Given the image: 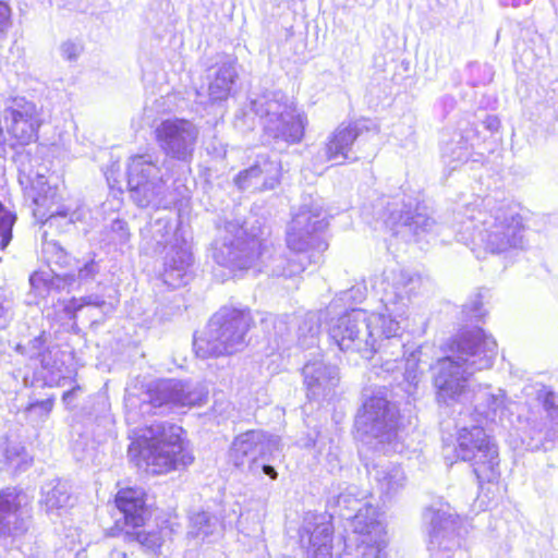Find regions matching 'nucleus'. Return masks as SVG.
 Here are the masks:
<instances>
[{"instance_id": "obj_9", "label": "nucleus", "mask_w": 558, "mask_h": 558, "mask_svg": "<svg viewBox=\"0 0 558 558\" xmlns=\"http://www.w3.org/2000/svg\"><path fill=\"white\" fill-rule=\"evenodd\" d=\"M424 520L428 522V551L432 558H450L451 554L460 547L462 519L450 507L439 509L429 508L424 512Z\"/></svg>"}, {"instance_id": "obj_22", "label": "nucleus", "mask_w": 558, "mask_h": 558, "mask_svg": "<svg viewBox=\"0 0 558 558\" xmlns=\"http://www.w3.org/2000/svg\"><path fill=\"white\" fill-rule=\"evenodd\" d=\"M277 174V163L264 160L262 163L240 172L235 178V184L242 190L250 187L269 190L278 183Z\"/></svg>"}, {"instance_id": "obj_26", "label": "nucleus", "mask_w": 558, "mask_h": 558, "mask_svg": "<svg viewBox=\"0 0 558 558\" xmlns=\"http://www.w3.org/2000/svg\"><path fill=\"white\" fill-rule=\"evenodd\" d=\"M369 473L376 481L379 492L386 496L396 494L405 483L403 471L395 464L376 465Z\"/></svg>"}, {"instance_id": "obj_46", "label": "nucleus", "mask_w": 558, "mask_h": 558, "mask_svg": "<svg viewBox=\"0 0 558 558\" xmlns=\"http://www.w3.org/2000/svg\"><path fill=\"white\" fill-rule=\"evenodd\" d=\"M110 558H126V555L121 551H113L111 553Z\"/></svg>"}, {"instance_id": "obj_48", "label": "nucleus", "mask_w": 558, "mask_h": 558, "mask_svg": "<svg viewBox=\"0 0 558 558\" xmlns=\"http://www.w3.org/2000/svg\"><path fill=\"white\" fill-rule=\"evenodd\" d=\"M37 184L43 186L45 185L44 177H38Z\"/></svg>"}, {"instance_id": "obj_25", "label": "nucleus", "mask_w": 558, "mask_h": 558, "mask_svg": "<svg viewBox=\"0 0 558 558\" xmlns=\"http://www.w3.org/2000/svg\"><path fill=\"white\" fill-rule=\"evenodd\" d=\"M43 504L48 513L62 515L73 505V498L65 483L58 481L54 485H47L43 492Z\"/></svg>"}, {"instance_id": "obj_2", "label": "nucleus", "mask_w": 558, "mask_h": 558, "mask_svg": "<svg viewBox=\"0 0 558 558\" xmlns=\"http://www.w3.org/2000/svg\"><path fill=\"white\" fill-rule=\"evenodd\" d=\"M407 291L396 292L393 298L386 294V313H367L363 310H352L340 317L331 328L330 337L342 351L360 353L371 359L378 350L381 337H396L400 330L398 317L407 312Z\"/></svg>"}, {"instance_id": "obj_10", "label": "nucleus", "mask_w": 558, "mask_h": 558, "mask_svg": "<svg viewBox=\"0 0 558 558\" xmlns=\"http://www.w3.org/2000/svg\"><path fill=\"white\" fill-rule=\"evenodd\" d=\"M128 185L137 206L145 208L160 205L162 178L150 155L131 157L128 166Z\"/></svg>"}, {"instance_id": "obj_7", "label": "nucleus", "mask_w": 558, "mask_h": 558, "mask_svg": "<svg viewBox=\"0 0 558 558\" xmlns=\"http://www.w3.org/2000/svg\"><path fill=\"white\" fill-rule=\"evenodd\" d=\"M264 131L275 140L299 143L304 136L306 118L288 99L265 98L254 101Z\"/></svg>"}, {"instance_id": "obj_31", "label": "nucleus", "mask_w": 558, "mask_h": 558, "mask_svg": "<svg viewBox=\"0 0 558 558\" xmlns=\"http://www.w3.org/2000/svg\"><path fill=\"white\" fill-rule=\"evenodd\" d=\"M85 307H87L88 311H95L107 307V303L99 296L88 295L80 299H71L63 305V310L70 318H75L77 313Z\"/></svg>"}, {"instance_id": "obj_13", "label": "nucleus", "mask_w": 558, "mask_h": 558, "mask_svg": "<svg viewBox=\"0 0 558 558\" xmlns=\"http://www.w3.org/2000/svg\"><path fill=\"white\" fill-rule=\"evenodd\" d=\"M352 536L361 558H379L387 545L385 525L377 519V511L372 506L360 509L351 520Z\"/></svg>"}, {"instance_id": "obj_5", "label": "nucleus", "mask_w": 558, "mask_h": 558, "mask_svg": "<svg viewBox=\"0 0 558 558\" xmlns=\"http://www.w3.org/2000/svg\"><path fill=\"white\" fill-rule=\"evenodd\" d=\"M320 211L302 210L294 216L287 234L288 247L292 254L288 259V269L282 275L295 276L304 271L306 265L318 263L327 250V243L316 233L326 228Z\"/></svg>"}, {"instance_id": "obj_30", "label": "nucleus", "mask_w": 558, "mask_h": 558, "mask_svg": "<svg viewBox=\"0 0 558 558\" xmlns=\"http://www.w3.org/2000/svg\"><path fill=\"white\" fill-rule=\"evenodd\" d=\"M191 264V256L182 253L179 265H167L163 271V282L171 288H178L185 283L186 269Z\"/></svg>"}, {"instance_id": "obj_6", "label": "nucleus", "mask_w": 558, "mask_h": 558, "mask_svg": "<svg viewBox=\"0 0 558 558\" xmlns=\"http://www.w3.org/2000/svg\"><path fill=\"white\" fill-rule=\"evenodd\" d=\"M524 226L522 217L512 209H498L484 215L474 226L472 243L474 250L498 254L523 246Z\"/></svg>"}, {"instance_id": "obj_17", "label": "nucleus", "mask_w": 558, "mask_h": 558, "mask_svg": "<svg viewBox=\"0 0 558 558\" xmlns=\"http://www.w3.org/2000/svg\"><path fill=\"white\" fill-rule=\"evenodd\" d=\"M278 438H268L262 430H248L239 435L232 442L229 458L236 468L247 464L253 474L257 471V458L266 454V447H277Z\"/></svg>"}, {"instance_id": "obj_1", "label": "nucleus", "mask_w": 558, "mask_h": 558, "mask_svg": "<svg viewBox=\"0 0 558 558\" xmlns=\"http://www.w3.org/2000/svg\"><path fill=\"white\" fill-rule=\"evenodd\" d=\"M496 355L497 342L484 330L460 335L452 341L451 354L438 360L434 366L437 399L447 404L469 400V377L489 368Z\"/></svg>"}, {"instance_id": "obj_19", "label": "nucleus", "mask_w": 558, "mask_h": 558, "mask_svg": "<svg viewBox=\"0 0 558 558\" xmlns=\"http://www.w3.org/2000/svg\"><path fill=\"white\" fill-rule=\"evenodd\" d=\"M332 524L326 514L307 513L301 530V542L313 549L315 558L331 556Z\"/></svg>"}, {"instance_id": "obj_28", "label": "nucleus", "mask_w": 558, "mask_h": 558, "mask_svg": "<svg viewBox=\"0 0 558 558\" xmlns=\"http://www.w3.org/2000/svg\"><path fill=\"white\" fill-rule=\"evenodd\" d=\"M187 535L197 542L210 541L220 535L219 520L208 512H196L190 518Z\"/></svg>"}, {"instance_id": "obj_33", "label": "nucleus", "mask_w": 558, "mask_h": 558, "mask_svg": "<svg viewBox=\"0 0 558 558\" xmlns=\"http://www.w3.org/2000/svg\"><path fill=\"white\" fill-rule=\"evenodd\" d=\"M15 215L0 203V248L4 250L12 240Z\"/></svg>"}, {"instance_id": "obj_37", "label": "nucleus", "mask_w": 558, "mask_h": 558, "mask_svg": "<svg viewBox=\"0 0 558 558\" xmlns=\"http://www.w3.org/2000/svg\"><path fill=\"white\" fill-rule=\"evenodd\" d=\"M53 408V400L46 399L29 403L26 407V412L32 413L38 411L41 416H47Z\"/></svg>"}, {"instance_id": "obj_34", "label": "nucleus", "mask_w": 558, "mask_h": 558, "mask_svg": "<svg viewBox=\"0 0 558 558\" xmlns=\"http://www.w3.org/2000/svg\"><path fill=\"white\" fill-rule=\"evenodd\" d=\"M13 317V299L12 296L0 289V329H4Z\"/></svg>"}, {"instance_id": "obj_44", "label": "nucleus", "mask_w": 558, "mask_h": 558, "mask_svg": "<svg viewBox=\"0 0 558 558\" xmlns=\"http://www.w3.org/2000/svg\"><path fill=\"white\" fill-rule=\"evenodd\" d=\"M400 363H401V362H398V361L396 360V361H393V364H396V365H391L390 361H386V362H385V364L383 365V367H384L387 372H392V371H395L396 368H398V367H399V364H400Z\"/></svg>"}, {"instance_id": "obj_35", "label": "nucleus", "mask_w": 558, "mask_h": 558, "mask_svg": "<svg viewBox=\"0 0 558 558\" xmlns=\"http://www.w3.org/2000/svg\"><path fill=\"white\" fill-rule=\"evenodd\" d=\"M420 352H413L405 361V372L404 376L407 380L410 383H416L420 378V357L417 356Z\"/></svg>"}, {"instance_id": "obj_42", "label": "nucleus", "mask_w": 558, "mask_h": 558, "mask_svg": "<svg viewBox=\"0 0 558 558\" xmlns=\"http://www.w3.org/2000/svg\"><path fill=\"white\" fill-rule=\"evenodd\" d=\"M434 223V220L422 215H417L413 218V225L421 227L423 231H429Z\"/></svg>"}, {"instance_id": "obj_43", "label": "nucleus", "mask_w": 558, "mask_h": 558, "mask_svg": "<svg viewBox=\"0 0 558 558\" xmlns=\"http://www.w3.org/2000/svg\"><path fill=\"white\" fill-rule=\"evenodd\" d=\"M262 470H263V473L268 475L271 480H276L278 476L277 471L271 465L263 464Z\"/></svg>"}, {"instance_id": "obj_12", "label": "nucleus", "mask_w": 558, "mask_h": 558, "mask_svg": "<svg viewBox=\"0 0 558 558\" xmlns=\"http://www.w3.org/2000/svg\"><path fill=\"white\" fill-rule=\"evenodd\" d=\"M221 232L223 234L214 244L215 260L232 269L250 268L256 259L258 242L254 239L243 241L242 228L232 222H228Z\"/></svg>"}, {"instance_id": "obj_41", "label": "nucleus", "mask_w": 558, "mask_h": 558, "mask_svg": "<svg viewBox=\"0 0 558 558\" xmlns=\"http://www.w3.org/2000/svg\"><path fill=\"white\" fill-rule=\"evenodd\" d=\"M54 191H52L50 187L45 191V194L41 193H32L31 196L33 197L34 203L37 206L46 207L48 206L49 198H52L54 196Z\"/></svg>"}, {"instance_id": "obj_29", "label": "nucleus", "mask_w": 558, "mask_h": 558, "mask_svg": "<svg viewBox=\"0 0 558 558\" xmlns=\"http://www.w3.org/2000/svg\"><path fill=\"white\" fill-rule=\"evenodd\" d=\"M0 451L3 456V464L8 468L22 470L32 463V457L19 440L5 439L0 444Z\"/></svg>"}, {"instance_id": "obj_45", "label": "nucleus", "mask_w": 558, "mask_h": 558, "mask_svg": "<svg viewBox=\"0 0 558 558\" xmlns=\"http://www.w3.org/2000/svg\"><path fill=\"white\" fill-rule=\"evenodd\" d=\"M41 279H43V277H41V276H39V275L35 274V275H33V276L31 277L29 281H31V284H32L33 287H35V286H36V282H37V281H40Z\"/></svg>"}, {"instance_id": "obj_21", "label": "nucleus", "mask_w": 558, "mask_h": 558, "mask_svg": "<svg viewBox=\"0 0 558 558\" xmlns=\"http://www.w3.org/2000/svg\"><path fill=\"white\" fill-rule=\"evenodd\" d=\"M144 492L141 488H123L116 496V505L124 514L126 525L137 527L145 522Z\"/></svg>"}, {"instance_id": "obj_15", "label": "nucleus", "mask_w": 558, "mask_h": 558, "mask_svg": "<svg viewBox=\"0 0 558 558\" xmlns=\"http://www.w3.org/2000/svg\"><path fill=\"white\" fill-rule=\"evenodd\" d=\"M205 393L203 390L194 391L191 387L180 380H162L157 383L147 392V400L142 404V412L149 413L150 407H191L201 404Z\"/></svg>"}, {"instance_id": "obj_40", "label": "nucleus", "mask_w": 558, "mask_h": 558, "mask_svg": "<svg viewBox=\"0 0 558 558\" xmlns=\"http://www.w3.org/2000/svg\"><path fill=\"white\" fill-rule=\"evenodd\" d=\"M97 272L98 269L95 262L90 260L80 268L77 276L81 281H88L94 279Z\"/></svg>"}, {"instance_id": "obj_8", "label": "nucleus", "mask_w": 558, "mask_h": 558, "mask_svg": "<svg viewBox=\"0 0 558 558\" xmlns=\"http://www.w3.org/2000/svg\"><path fill=\"white\" fill-rule=\"evenodd\" d=\"M456 452L459 459L472 461L473 472L480 483H490L499 476L496 446L480 426L463 427L458 433Z\"/></svg>"}, {"instance_id": "obj_14", "label": "nucleus", "mask_w": 558, "mask_h": 558, "mask_svg": "<svg viewBox=\"0 0 558 558\" xmlns=\"http://www.w3.org/2000/svg\"><path fill=\"white\" fill-rule=\"evenodd\" d=\"M357 429L379 438L380 442H390L395 436V410L381 397H372L363 404L355 418Z\"/></svg>"}, {"instance_id": "obj_11", "label": "nucleus", "mask_w": 558, "mask_h": 558, "mask_svg": "<svg viewBox=\"0 0 558 558\" xmlns=\"http://www.w3.org/2000/svg\"><path fill=\"white\" fill-rule=\"evenodd\" d=\"M155 134L160 149L167 157L187 161L193 155L199 132L190 120L172 118L161 121Z\"/></svg>"}, {"instance_id": "obj_47", "label": "nucleus", "mask_w": 558, "mask_h": 558, "mask_svg": "<svg viewBox=\"0 0 558 558\" xmlns=\"http://www.w3.org/2000/svg\"><path fill=\"white\" fill-rule=\"evenodd\" d=\"M33 342H34V347H36V348L41 345L43 344L41 336L38 338H35Z\"/></svg>"}, {"instance_id": "obj_24", "label": "nucleus", "mask_w": 558, "mask_h": 558, "mask_svg": "<svg viewBox=\"0 0 558 558\" xmlns=\"http://www.w3.org/2000/svg\"><path fill=\"white\" fill-rule=\"evenodd\" d=\"M238 72L234 62H225L216 71L213 80L209 82L208 95L211 101L226 100L230 93Z\"/></svg>"}, {"instance_id": "obj_3", "label": "nucleus", "mask_w": 558, "mask_h": 558, "mask_svg": "<svg viewBox=\"0 0 558 558\" xmlns=\"http://www.w3.org/2000/svg\"><path fill=\"white\" fill-rule=\"evenodd\" d=\"M181 427L153 424L140 429L129 447V456L153 474H166L193 462L183 447Z\"/></svg>"}, {"instance_id": "obj_23", "label": "nucleus", "mask_w": 558, "mask_h": 558, "mask_svg": "<svg viewBox=\"0 0 558 558\" xmlns=\"http://www.w3.org/2000/svg\"><path fill=\"white\" fill-rule=\"evenodd\" d=\"M359 134L360 130L356 125L338 126L325 145L326 159L335 163H342L348 159L349 151Z\"/></svg>"}, {"instance_id": "obj_4", "label": "nucleus", "mask_w": 558, "mask_h": 558, "mask_svg": "<svg viewBox=\"0 0 558 558\" xmlns=\"http://www.w3.org/2000/svg\"><path fill=\"white\" fill-rule=\"evenodd\" d=\"M251 325L250 311L222 307L210 318L204 333L195 338L196 354L206 359L241 351Z\"/></svg>"}, {"instance_id": "obj_16", "label": "nucleus", "mask_w": 558, "mask_h": 558, "mask_svg": "<svg viewBox=\"0 0 558 558\" xmlns=\"http://www.w3.org/2000/svg\"><path fill=\"white\" fill-rule=\"evenodd\" d=\"M4 121L8 133L20 144L34 141L41 124L40 112L36 105L24 98L14 99L4 110Z\"/></svg>"}, {"instance_id": "obj_49", "label": "nucleus", "mask_w": 558, "mask_h": 558, "mask_svg": "<svg viewBox=\"0 0 558 558\" xmlns=\"http://www.w3.org/2000/svg\"><path fill=\"white\" fill-rule=\"evenodd\" d=\"M72 393H73V390H72V391H68V392H65V393L63 395V399H66V398H68L70 395H72Z\"/></svg>"}, {"instance_id": "obj_18", "label": "nucleus", "mask_w": 558, "mask_h": 558, "mask_svg": "<svg viewBox=\"0 0 558 558\" xmlns=\"http://www.w3.org/2000/svg\"><path fill=\"white\" fill-rule=\"evenodd\" d=\"M26 496L15 488H7L0 493V537L15 538L27 529V518L23 505Z\"/></svg>"}, {"instance_id": "obj_38", "label": "nucleus", "mask_w": 558, "mask_h": 558, "mask_svg": "<svg viewBox=\"0 0 558 558\" xmlns=\"http://www.w3.org/2000/svg\"><path fill=\"white\" fill-rule=\"evenodd\" d=\"M11 8L5 3L0 1V34L5 33L11 26Z\"/></svg>"}, {"instance_id": "obj_27", "label": "nucleus", "mask_w": 558, "mask_h": 558, "mask_svg": "<svg viewBox=\"0 0 558 558\" xmlns=\"http://www.w3.org/2000/svg\"><path fill=\"white\" fill-rule=\"evenodd\" d=\"M537 400L542 403L546 417L539 432L544 438L553 440L558 437V396L546 387L537 390Z\"/></svg>"}, {"instance_id": "obj_20", "label": "nucleus", "mask_w": 558, "mask_h": 558, "mask_svg": "<svg viewBox=\"0 0 558 558\" xmlns=\"http://www.w3.org/2000/svg\"><path fill=\"white\" fill-rule=\"evenodd\" d=\"M303 377L307 397L311 399L329 397L339 383L337 367L318 360L304 365Z\"/></svg>"}, {"instance_id": "obj_32", "label": "nucleus", "mask_w": 558, "mask_h": 558, "mask_svg": "<svg viewBox=\"0 0 558 558\" xmlns=\"http://www.w3.org/2000/svg\"><path fill=\"white\" fill-rule=\"evenodd\" d=\"M170 532L167 530L154 532H140L136 534L137 542L155 554L161 553V547L167 544Z\"/></svg>"}, {"instance_id": "obj_36", "label": "nucleus", "mask_w": 558, "mask_h": 558, "mask_svg": "<svg viewBox=\"0 0 558 558\" xmlns=\"http://www.w3.org/2000/svg\"><path fill=\"white\" fill-rule=\"evenodd\" d=\"M486 401L489 410L494 415L498 413L500 415L504 414V410L506 408V395L502 390H498L496 393H485Z\"/></svg>"}, {"instance_id": "obj_39", "label": "nucleus", "mask_w": 558, "mask_h": 558, "mask_svg": "<svg viewBox=\"0 0 558 558\" xmlns=\"http://www.w3.org/2000/svg\"><path fill=\"white\" fill-rule=\"evenodd\" d=\"M81 53V47L77 44L68 41L61 46V54L69 61L75 60Z\"/></svg>"}]
</instances>
